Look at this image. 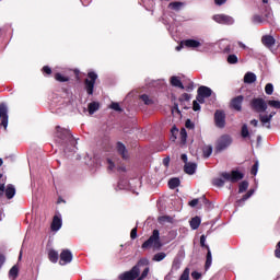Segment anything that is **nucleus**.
<instances>
[{
  "mask_svg": "<svg viewBox=\"0 0 280 280\" xmlns=\"http://www.w3.org/2000/svg\"><path fill=\"white\" fill-rule=\"evenodd\" d=\"M179 135H180L183 141H185V139H187V130L182 129Z\"/></svg>",
  "mask_w": 280,
  "mask_h": 280,
  "instance_id": "864d4df0",
  "label": "nucleus"
},
{
  "mask_svg": "<svg viewBox=\"0 0 280 280\" xmlns=\"http://www.w3.org/2000/svg\"><path fill=\"white\" fill-rule=\"evenodd\" d=\"M168 147H170V145L166 144V142H164V145L160 147V148H159V151H164V150H166V148H168Z\"/></svg>",
  "mask_w": 280,
  "mask_h": 280,
  "instance_id": "338daca9",
  "label": "nucleus"
},
{
  "mask_svg": "<svg viewBox=\"0 0 280 280\" xmlns=\"http://www.w3.org/2000/svg\"><path fill=\"white\" fill-rule=\"evenodd\" d=\"M59 139H61L62 141H80V138L73 137V135H71V131L67 129H60Z\"/></svg>",
  "mask_w": 280,
  "mask_h": 280,
  "instance_id": "f8f14e48",
  "label": "nucleus"
},
{
  "mask_svg": "<svg viewBox=\"0 0 280 280\" xmlns=\"http://www.w3.org/2000/svg\"><path fill=\"white\" fill-rule=\"evenodd\" d=\"M166 186L170 187V189H175L177 187H179V179L174 177V178H171L168 183H166Z\"/></svg>",
  "mask_w": 280,
  "mask_h": 280,
  "instance_id": "c85d7f7f",
  "label": "nucleus"
},
{
  "mask_svg": "<svg viewBox=\"0 0 280 280\" xmlns=\"http://www.w3.org/2000/svg\"><path fill=\"white\" fill-rule=\"evenodd\" d=\"M213 21H215V23H221L223 25L233 24V18H231V15H226V14H215L213 16Z\"/></svg>",
  "mask_w": 280,
  "mask_h": 280,
  "instance_id": "9d476101",
  "label": "nucleus"
},
{
  "mask_svg": "<svg viewBox=\"0 0 280 280\" xmlns=\"http://www.w3.org/2000/svg\"><path fill=\"white\" fill-rule=\"evenodd\" d=\"M252 126H254L255 128H257V126H259V121L257 119H254L250 121Z\"/></svg>",
  "mask_w": 280,
  "mask_h": 280,
  "instance_id": "e2e57ef3",
  "label": "nucleus"
},
{
  "mask_svg": "<svg viewBox=\"0 0 280 280\" xmlns=\"http://www.w3.org/2000/svg\"><path fill=\"white\" fill-rule=\"evenodd\" d=\"M273 255L276 256V259H280V241L276 243V250L273 252Z\"/></svg>",
  "mask_w": 280,
  "mask_h": 280,
  "instance_id": "c03bdc74",
  "label": "nucleus"
},
{
  "mask_svg": "<svg viewBox=\"0 0 280 280\" xmlns=\"http://www.w3.org/2000/svg\"><path fill=\"white\" fill-rule=\"evenodd\" d=\"M183 45L190 49H198V47H200V45L202 44L196 39H186V40H183Z\"/></svg>",
  "mask_w": 280,
  "mask_h": 280,
  "instance_id": "dca6fc26",
  "label": "nucleus"
},
{
  "mask_svg": "<svg viewBox=\"0 0 280 280\" xmlns=\"http://www.w3.org/2000/svg\"><path fill=\"white\" fill-rule=\"evenodd\" d=\"M116 152L119 153V155L121 156V159L127 160V148L124 147V144H121V142L116 143Z\"/></svg>",
  "mask_w": 280,
  "mask_h": 280,
  "instance_id": "6ab92c4d",
  "label": "nucleus"
},
{
  "mask_svg": "<svg viewBox=\"0 0 280 280\" xmlns=\"http://www.w3.org/2000/svg\"><path fill=\"white\" fill-rule=\"evenodd\" d=\"M171 83L173 86H177L178 89H185V86H183V82H180V79H178L177 77H172Z\"/></svg>",
  "mask_w": 280,
  "mask_h": 280,
  "instance_id": "2f4dec72",
  "label": "nucleus"
},
{
  "mask_svg": "<svg viewBox=\"0 0 280 280\" xmlns=\"http://www.w3.org/2000/svg\"><path fill=\"white\" fill-rule=\"evenodd\" d=\"M171 132H172L173 139H176V135H178V129L176 127H173Z\"/></svg>",
  "mask_w": 280,
  "mask_h": 280,
  "instance_id": "6e6d98bb",
  "label": "nucleus"
},
{
  "mask_svg": "<svg viewBox=\"0 0 280 280\" xmlns=\"http://www.w3.org/2000/svg\"><path fill=\"white\" fill-rule=\"evenodd\" d=\"M247 188H248V183L246 180L241 182V184H238V194H244Z\"/></svg>",
  "mask_w": 280,
  "mask_h": 280,
  "instance_id": "c9c22d12",
  "label": "nucleus"
},
{
  "mask_svg": "<svg viewBox=\"0 0 280 280\" xmlns=\"http://www.w3.org/2000/svg\"><path fill=\"white\" fill-rule=\"evenodd\" d=\"M231 145V141H220L218 142V145L214 147V153H221L222 151H225L228 147Z\"/></svg>",
  "mask_w": 280,
  "mask_h": 280,
  "instance_id": "f3484780",
  "label": "nucleus"
},
{
  "mask_svg": "<svg viewBox=\"0 0 280 280\" xmlns=\"http://www.w3.org/2000/svg\"><path fill=\"white\" fill-rule=\"evenodd\" d=\"M242 137L244 139H246V137H248V127H246V125H244L242 128Z\"/></svg>",
  "mask_w": 280,
  "mask_h": 280,
  "instance_id": "09e8293b",
  "label": "nucleus"
},
{
  "mask_svg": "<svg viewBox=\"0 0 280 280\" xmlns=\"http://www.w3.org/2000/svg\"><path fill=\"white\" fill-rule=\"evenodd\" d=\"M277 115L276 112H271L270 114H259V120L262 128H267L270 130V121H272V117Z\"/></svg>",
  "mask_w": 280,
  "mask_h": 280,
  "instance_id": "6e6552de",
  "label": "nucleus"
},
{
  "mask_svg": "<svg viewBox=\"0 0 280 280\" xmlns=\"http://www.w3.org/2000/svg\"><path fill=\"white\" fill-rule=\"evenodd\" d=\"M192 109H194V110H200V104L198 103V101H194V103H192Z\"/></svg>",
  "mask_w": 280,
  "mask_h": 280,
  "instance_id": "5fc2aeb1",
  "label": "nucleus"
},
{
  "mask_svg": "<svg viewBox=\"0 0 280 280\" xmlns=\"http://www.w3.org/2000/svg\"><path fill=\"white\" fill-rule=\"evenodd\" d=\"M201 153L203 159H209V156L212 155V145H203Z\"/></svg>",
  "mask_w": 280,
  "mask_h": 280,
  "instance_id": "393cba45",
  "label": "nucleus"
},
{
  "mask_svg": "<svg viewBox=\"0 0 280 280\" xmlns=\"http://www.w3.org/2000/svg\"><path fill=\"white\" fill-rule=\"evenodd\" d=\"M161 247H163V244H161V240L159 237V230H153L149 240H145V242L140 245V248L143 250L151 248H153V250H161Z\"/></svg>",
  "mask_w": 280,
  "mask_h": 280,
  "instance_id": "f03ea898",
  "label": "nucleus"
},
{
  "mask_svg": "<svg viewBox=\"0 0 280 280\" xmlns=\"http://www.w3.org/2000/svg\"><path fill=\"white\" fill-rule=\"evenodd\" d=\"M8 277H10V279L15 280L18 278V266H13L10 268V271H8Z\"/></svg>",
  "mask_w": 280,
  "mask_h": 280,
  "instance_id": "7c9ffc66",
  "label": "nucleus"
},
{
  "mask_svg": "<svg viewBox=\"0 0 280 280\" xmlns=\"http://www.w3.org/2000/svg\"><path fill=\"white\" fill-rule=\"evenodd\" d=\"M205 242H207V236L201 235L199 244L201 248L207 249V260L203 261V270H209V267H212V252L209 250V246Z\"/></svg>",
  "mask_w": 280,
  "mask_h": 280,
  "instance_id": "39448f33",
  "label": "nucleus"
},
{
  "mask_svg": "<svg viewBox=\"0 0 280 280\" xmlns=\"http://www.w3.org/2000/svg\"><path fill=\"white\" fill-rule=\"evenodd\" d=\"M184 5V2H171L168 4V8H171V10H175L176 12H178Z\"/></svg>",
  "mask_w": 280,
  "mask_h": 280,
  "instance_id": "c756f323",
  "label": "nucleus"
},
{
  "mask_svg": "<svg viewBox=\"0 0 280 280\" xmlns=\"http://www.w3.org/2000/svg\"><path fill=\"white\" fill-rule=\"evenodd\" d=\"M225 182L226 180H224L222 178H214V179H212V186L221 188V187L225 186Z\"/></svg>",
  "mask_w": 280,
  "mask_h": 280,
  "instance_id": "72a5a7b5",
  "label": "nucleus"
},
{
  "mask_svg": "<svg viewBox=\"0 0 280 280\" xmlns=\"http://www.w3.org/2000/svg\"><path fill=\"white\" fill-rule=\"evenodd\" d=\"M3 186H4V176L2 174H0V197H2V195H4Z\"/></svg>",
  "mask_w": 280,
  "mask_h": 280,
  "instance_id": "49530a36",
  "label": "nucleus"
},
{
  "mask_svg": "<svg viewBox=\"0 0 280 280\" xmlns=\"http://www.w3.org/2000/svg\"><path fill=\"white\" fill-rule=\"evenodd\" d=\"M252 195H254V190L250 189V190L246 191V194L243 197H241V202H244V201L248 200V198H252Z\"/></svg>",
  "mask_w": 280,
  "mask_h": 280,
  "instance_id": "79ce46f5",
  "label": "nucleus"
},
{
  "mask_svg": "<svg viewBox=\"0 0 280 280\" xmlns=\"http://www.w3.org/2000/svg\"><path fill=\"white\" fill-rule=\"evenodd\" d=\"M220 176L223 177L221 179H225V182L232 184L238 183L241 179H244V173H241L238 171H231V173L223 172L220 174Z\"/></svg>",
  "mask_w": 280,
  "mask_h": 280,
  "instance_id": "7ed1b4c3",
  "label": "nucleus"
},
{
  "mask_svg": "<svg viewBox=\"0 0 280 280\" xmlns=\"http://www.w3.org/2000/svg\"><path fill=\"white\" fill-rule=\"evenodd\" d=\"M73 259V255L71 254V250L69 249H63L60 252V256L58 257L57 264L60 266H66L71 264V260Z\"/></svg>",
  "mask_w": 280,
  "mask_h": 280,
  "instance_id": "423d86ee",
  "label": "nucleus"
},
{
  "mask_svg": "<svg viewBox=\"0 0 280 280\" xmlns=\"http://www.w3.org/2000/svg\"><path fill=\"white\" fill-rule=\"evenodd\" d=\"M148 272H150V268L145 267V269H143V272L139 273L138 280H145V278L148 277Z\"/></svg>",
  "mask_w": 280,
  "mask_h": 280,
  "instance_id": "ea45409f",
  "label": "nucleus"
},
{
  "mask_svg": "<svg viewBox=\"0 0 280 280\" xmlns=\"http://www.w3.org/2000/svg\"><path fill=\"white\" fill-rule=\"evenodd\" d=\"M197 205H198V199H194V200H190V201L188 202V206H189V207H192V208H195Z\"/></svg>",
  "mask_w": 280,
  "mask_h": 280,
  "instance_id": "4d7b16f0",
  "label": "nucleus"
},
{
  "mask_svg": "<svg viewBox=\"0 0 280 280\" xmlns=\"http://www.w3.org/2000/svg\"><path fill=\"white\" fill-rule=\"evenodd\" d=\"M222 140H223V141H231V136H229V135H223V136H222Z\"/></svg>",
  "mask_w": 280,
  "mask_h": 280,
  "instance_id": "0e129e2a",
  "label": "nucleus"
},
{
  "mask_svg": "<svg viewBox=\"0 0 280 280\" xmlns=\"http://www.w3.org/2000/svg\"><path fill=\"white\" fill-rule=\"evenodd\" d=\"M3 265H4V255L0 254V269H2Z\"/></svg>",
  "mask_w": 280,
  "mask_h": 280,
  "instance_id": "680f3d73",
  "label": "nucleus"
},
{
  "mask_svg": "<svg viewBox=\"0 0 280 280\" xmlns=\"http://www.w3.org/2000/svg\"><path fill=\"white\" fill-rule=\"evenodd\" d=\"M158 221L161 224H164V223L172 224V217H170V215H162V217H159Z\"/></svg>",
  "mask_w": 280,
  "mask_h": 280,
  "instance_id": "f704fd0d",
  "label": "nucleus"
},
{
  "mask_svg": "<svg viewBox=\"0 0 280 280\" xmlns=\"http://www.w3.org/2000/svg\"><path fill=\"white\" fill-rule=\"evenodd\" d=\"M275 92V86H272L271 83H268L266 86H265V93L267 95H272V93Z\"/></svg>",
  "mask_w": 280,
  "mask_h": 280,
  "instance_id": "58836bf2",
  "label": "nucleus"
},
{
  "mask_svg": "<svg viewBox=\"0 0 280 280\" xmlns=\"http://www.w3.org/2000/svg\"><path fill=\"white\" fill-rule=\"evenodd\" d=\"M261 43L262 45H265V47H272V45H275V37L270 35H265L261 38Z\"/></svg>",
  "mask_w": 280,
  "mask_h": 280,
  "instance_id": "5701e85b",
  "label": "nucleus"
},
{
  "mask_svg": "<svg viewBox=\"0 0 280 280\" xmlns=\"http://www.w3.org/2000/svg\"><path fill=\"white\" fill-rule=\"evenodd\" d=\"M3 194L4 198L11 200L12 197H15V187H13L12 185H8L7 187L3 186Z\"/></svg>",
  "mask_w": 280,
  "mask_h": 280,
  "instance_id": "2eb2a0df",
  "label": "nucleus"
},
{
  "mask_svg": "<svg viewBox=\"0 0 280 280\" xmlns=\"http://www.w3.org/2000/svg\"><path fill=\"white\" fill-rule=\"evenodd\" d=\"M183 172H186L188 175H194L196 173V163H186L183 166Z\"/></svg>",
  "mask_w": 280,
  "mask_h": 280,
  "instance_id": "4be33fe9",
  "label": "nucleus"
},
{
  "mask_svg": "<svg viewBox=\"0 0 280 280\" xmlns=\"http://www.w3.org/2000/svg\"><path fill=\"white\" fill-rule=\"evenodd\" d=\"M268 106H271V108H278L280 109V101L270 100L267 102Z\"/></svg>",
  "mask_w": 280,
  "mask_h": 280,
  "instance_id": "4c0bfd02",
  "label": "nucleus"
},
{
  "mask_svg": "<svg viewBox=\"0 0 280 280\" xmlns=\"http://www.w3.org/2000/svg\"><path fill=\"white\" fill-rule=\"evenodd\" d=\"M43 71H44L45 73H47L48 75L51 74V68H49V67H47V66H45V67L43 68Z\"/></svg>",
  "mask_w": 280,
  "mask_h": 280,
  "instance_id": "bf43d9fd",
  "label": "nucleus"
},
{
  "mask_svg": "<svg viewBox=\"0 0 280 280\" xmlns=\"http://www.w3.org/2000/svg\"><path fill=\"white\" fill-rule=\"evenodd\" d=\"M140 100H142V102L144 104H147L148 106H150V104H152V100L150 98V96H148L147 94H143L140 96Z\"/></svg>",
  "mask_w": 280,
  "mask_h": 280,
  "instance_id": "a19ab883",
  "label": "nucleus"
},
{
  "mask_svg": "<svg viewBox=\"0 0 280 280\" xmlns=\"http://www.w3.org/2000/svg\"><path fill=\"white\" fill-rule=\"evenodd\" d=\"M109 108H112V110H116V113H124V109L121 108L119 103H112L109 105Z\"/></svg>",
  "mask_w": 280,
  "mask_h": 280,
  "instance_id": "e433bc0d",
  "label": "nucleus"
},
{
  "mask_svg": "<svg viewBox=\"0 0 280 280\" xmlns=\"http://www.w3.org/2000/svg\"><path fill=\"white\" fill-rule=\"evenodd\" d=\"M189 277L194 280H198L201 279V273L198 271L190 272V270L186 268V270H183V273L180 275V280H188Z\"/></svg>",
  "mask_w": 280,
  "mask_h": 280,
  "instance_id": "9b49d317",
  "label": "nucleus"
},
{
  "mask_svg": "<svg viewBox=\"0 0 280 280\" xmlns=\"http://www.w3.org/2000/svg\"><path fill=\"white\" fill-rule=\"evenodd\" d=\"M55 79L58 81V82H67V77H63L62 74H60V73H57L56 75H55Z\"/></svg>",
  "mask_w": 280,
  "mask_h": 280,
  "instance_id": "de8ad7c7",
  "label": "nucleus"
},
{
  "mask_svg": "<svg viewBox=\"0 0 280 280\" xmlns=\"http://www.w3.org/2000/svg\"><path fill=\"white\" fill-rule=\"evenodd\" d=\"M162 164L164 167H170V156L164 158V160H162Z\"/></svg>",
  "mask_w": 280,
  "mask_h": 280,
  "instance_id": "603ef678",
  "label": "nucleus"
},
{
  "mask_svg": "<svg viewBox=\"0 0 280 280\" xmlns=\"http://www.w3.org/2000/svg\"><path fill=\"white\" fill-rule=\"evenodd\" d=\"M257 168H258V164L257 162H255V164L252 165V171H250L252 176L257 175Z\"/></svg>",
  "mask_w": 280,
  "mask_h": 280,
  "instance_id": "8fccbe9b",
  "label": "nucleus"
},
{
  "mask_svg": "<svg viewBox=\"0 0 280 280\" xmlns=\"http://www.w3.org/2000/svg\"><path fill=\"white\" fill-rule=\"evenodd\" d=\"M129 238H138V228H132V231H129Z\"/></svg>",
  "mask_w": 280,
  "mask_h": 280,
  "instance_id": "37998d69",
  "label": "nucleus"
},
{
  "mask_svg": "<svg viewBox=\"0 0 280 280\" xmlns=\"http://www.w3.org/2000/svg\"><path fill=\"white\" fill-rule=\"evenodd\" d=\"M254 82H257V75L253 72H247L244 75V83L245 84H254Z\"/></svg>",
  "mask_w": 280,
  "mask_h": 280,
  "instance_id": "412c9836",
  "label": "nucleus"
},
{
  "mask_svg": "<svg viewBox=\"0 0 280 280\" xmlns=\"http://www.w3.org/2000/svg\"><path fill=\"white\" fill-rule=\"evenodd\" d=\"M205 97L202 94L198 93L197 95V102H199V104H205Z\"/></svg>",
  "mask_w": 280,
  "mask_h": 280,
  "instance_id": "3c124183",
  "label": "nucleus"
},
{
  "mask_svg": "<svg viewBox=\"0 0 280 280\" xmlns=\"http://www.w3.org/2000/svg\"><path fill=\"white\" fill-rule=\"evenodd\" d=\"M60 226H61L60 218L58 215L52 217V223L50 224V230L52 232H58L60 230Z\"/></svg>",
  "mask_w": 280,
  "mask_h": 280,
  "instance_id": "a211bd4d",
  "label": "nucleus"
},
{
  "mask_svg": "<svg viewBox=\"0 0 280 280\" xmlns=\"http://www.w3.org/2000/svg\"><path fill=\"white\" fill-rule=\"evenodd\" d=\"M108 170H114V162H112L110 160H108Z\"/></svg>",
  "mask_w": 280,
  "mask_h": 280,
  "instance_id": "774afa93",
  "label": "nucleus"
},
{
  "mask_svg": "<svg viewBox=\"0 0 280 280\" xmlns=\"http://www.w3.org/2000/svg\"><path fill=\"white\" fill-rule=\"evenodd\" d=\"M88 110L90 115H93L96 113V110H100V103L97 102H92L88 105Z\"/></svg>",
  "mask_w": 280,
  "mask_h": 280,
  "instance_id": "a878e982",
  "label": "nucleus"
},
{
  "mask_svg": "<svg viewBox=\"0 0 280 280\" xmlns=\"http://www.w3.org/2000/svg\"><path fill=\"white\" fill-rule=\"evenodd\" d=\"M215 5H224L226 3V0H214Z\"/></svg>",
  "mask_w": 280,
  "mask_h": 280,
  "instance_id": "052dcab7",
  "label": "nucleus"
},
{
  "mask_svg": "<svg viewBox=\"0 0 280 280\" xmlns=\"http://www.w3.org/2000/svg\"><path fill=\"white\" fill-rule=\"evenodd\" d=\"M150 265V261H148V258H140L138 260V264L132 267V269H129V271H125L121 275H119V280H138L140 279V268L145 267Z\"/></svg>",
  "mask_w": 280,
  "mask_h": 280,
  "instance_id": "f257e3e1",
  "label": "nucleus"
},
{
  "mask_svg": "<svg viewBox=\"0 0 280 280\" xmlns=\"http://www.w3.org/2000/svg\"><path fill=\"white\" fill-rule=\"evenodd\" d=\"M63 143H65L63 147H66V149H63V152H65V153H72L73 150L77 149L75 147H73V143H75V142H73V141L63 142Z\"/></svg>",
  "mask_w": 280,
  "mask_h": 280,
  "instance_id": "cd10ccee",
  "label": "nucleus"
},
{
  "mask_svg": "<svg viewBox=\"0 0 280 280\" xmlns=\"http://www.w3.org/2000/svg\"><path fill=\"white\" fill-rule=\"evenodd\" d=\"M164 258H166L165 253H156L155 255H153V258H151V260L155 262H160V261H163Z\"/></svg>",
  "mask_w": 280,
  "mask_h": 280,
  "instance_id": "473e14b6",
  "label": "nucleus"
},
{
  "mask_svg": "<svg viewBox=\"0 0 280 280\" xmlns=\"http://www.w3.org/2000/svg\"><path fill=\"white\" fill-rule=\"evenodd\" d=\"M88 78L85 80V86L89 95H93V89L95 86V80H97V75L95 72H89Z\"/></svg>",
  "mask_w": 280,
  "mask_h": 280,
  "instance_id": "0eeeda50",
  "label": "nucleus"
},
{
  "mask_svg": "<svg viewBox=\"0 0 280 280\" xmlns=\"http://www.w3.org/2000/svg\"><path fill=\"white\" fill-rule=\"evenodd\" d=\"M228 62H229L230 65H236V62H237V56H235V55H230V56L228 57Z\"/></svg>",
  "mask_w": 280,
  "mask_h": 280,
  "instance_id": "a18cd8bd",
  "label": "nucleus"
},
{
  "mask_svg": "<svg viewBox=\"0 0 280 280\" xmlns=\"http://www.w3.org/2000/svg\"><path fill=\"white\" fill-rule=\"evenodd\" d=\"M249 104L255 113H266L268 110V103L264 98H253Z\"/></svg>",
  "mask_w": 280,
  "mask_h": 280,
  "instance_id": "20e7f679",
  "label": "nucleus"
},
{
  "mask_svg": "<svg viewBox=\"0 0 280 280\" xmlns=\"http://www.w3.org/2000/svg\"><path fill=\"white\" fill-rule=\"evenodd\" d=\"M199 95H202L203 97H211V89L207 86H200L198 89Z\"/></svg>",
  "mask_w": 280,
  "mask_h": 280,
  "instance_id": "bb28decb",
  "label": "nucleus"
},
{
  "mask_svg": "<svg viewBox=\"0 0 280 280\" xmlns=\"http://www.w3.org/2000/svg\"><path fill=\"white\" fill-rule=\"evenodd\" d=\"M189 225H190V230H194V231L198 230V226L201 225V218L194 217L192 219H190Z\"/></svg>",
  "mask_w": 280,
  "mask_h": 280,
  "instance_id": "b1692460",
  "label": "nucleus"
},
{
  "mask_svg": "<svg viewBox=\"0 0 280 280\" xmlns=\"http://www.w3.org/2000/svg\"><path fill=\"white\" fill-rule=\"evenodd\" d=\"M186 128H194V124H191V120L186 121Z\"/></svg>",
  "mask_w": 280,
  "mask_h": 280,
  "instance_id": "69168bd1",
  "label": "nucleus"
},
{
  "mask_svg": "<svg viewBox=\"0 0 280 280\" xmlns=\"http://www.w3.org/2000/svg\"><path fill=\"white\" fill-rule=\"evenodd\" d=\"M225 115L218 110L215 114H214V120H215V125L218 126V128H224L225 126Z\"/></svg>",
  "mask_w": 280,
  "mask_h": 280,
  "instance_id": "ddd939ff",
  "label": "nucleus"
},
{
  "mask_svg": "<svg viewBox=\"0 0 280 280\" xmlns=\"http://www.w3.org/2000/svg\"><path fill=\"white\" fill-rule=\"evenodd\" d=\"M180 161H183V163H189L188 162V155H185L184 153L183 154H180Z\"/></svg>",
  "mask_w": 280,
  "mask_h": 280,
  "instance_id": "13d9d810",
  "label": "nucleus"
},
{
  "mask_svg": "<svg viewBox=\"0 0 280 280\" xmlns=\"http://www.w3.org/2000/svg\"><path fill=\"white\" fill-rule=\"evenodd\" d=\"M242 102H244V96L240 95L234 97L231 101L232 108H234V110H242Z\"/></svg>",
  "mask_w": 280,
  "mask_h": 280,
  "instance_id": "4468645a",
  "label": "nucleus"
},
{
  "mask_svg": "<svg viewBox=\"0 0 280 280\" xmlns=\"http://www.w3.org/2000/svg\"><path fill=\"white\" fill-rule=\"evenodd\" d=\"M0 119H1V127L7 130L8 129V107L5 104L0 105Z\"/></svg>",
  "mask_w": 280,
  "mask_h": 280,
  "instance_id": "1a4fd4ad",
  "label": "nucleus"
},
{
  "mask_svg": "<svg viewBox=\"0 0 280 280\" xmlns=\"http://www.w3.org/2000/svg\"><path fill=\"white\" fill-rule=\"evenodd\" d=\"M60 257V254L56 252L55 249H50V252H47V259L50 260L52 264L58 262V258Z\"/></svg>",
  "mask_w": 280,
  "mask_h": 280,
  "instance_id": "aec40b11",
  "label": "nucleus"
}]
</instances>
